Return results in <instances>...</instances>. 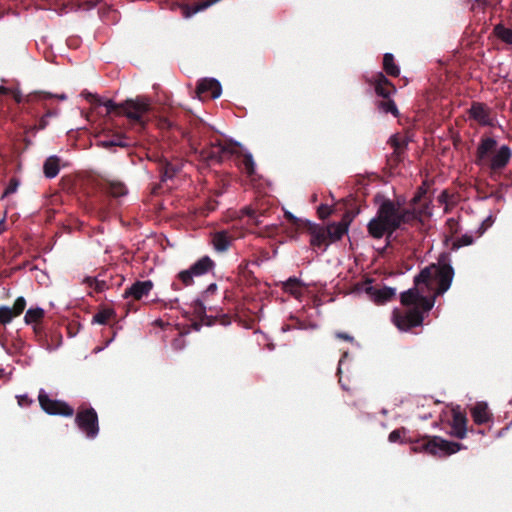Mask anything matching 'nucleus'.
Returning <instances> with one entry per match:
<instances>
[{
	"label": "nucleus",
	"instance_id": "1",
	"mask_svg": "<svg viewBox=\"0 0 512 512\" xmlns=\"http://www.w3.org/2000/svg\"><path fill=\"white\" fill-rule=\"evenodd\" d=\"M453 278L450 255L441 253L437 263L426 266L414 277V287L401 293V304L410 308L393 312L395 326L401 331H408L422 325L424 313L433 308L437 296L448 291Z\"/></svg>",
	"mask_w": 512,
	"mask_h": 512
},
{
	"label": "nucleus",
	"instance_id": "2",
	"mask_svg": "<svg viewBox=\"0 0 512 512\" xmlns=\"http://www.w3.org/2000/svg\"><path fill=\"white\" fill-rule=\"evenodd\" d=\"M425 213V209L416 211L415 208L403 207L399 201L383 198L375 217L367 224V231L374 239H381L385 235L389 238L403 225L420 221Z\"/></svg>",
	"mask_w": 512,
	"mask_h": 512
},
{
	"label": "nucleus",
	"instance_id": "3",
	"mask_svg": "<svg viewBox=\"0 0 512 512\" xmlns=\"http://www.w3.org/2000/svg\"><path fill=\"white\" fill-rule=\"evenodd\" d=\"M86 99L96 108L104 106L106 115L125 116L131 124L137 125L140 130L145 129L149 121L148 115L152 111L151 102L146 97H136L127 99L123 103L117 104L113 100H103L95 94L88 93Z\"/></svg>",
	"mask_w": 512,
	"mask_h": 512
},
{
	"label": "nucleus",
	"instance_id": "4",
	"mask_svg": "<svg viewBox=\"0 0 512 512\" xmlns=\"http://www.w3.org/2000/svg\"><path fill=\"white\" fill-rule=\"evenodd\" d=\"M207 128L202 126L193 131L189 137L190 147L199 160L210 164L220 163L236 153V148L232 143L220 140L216 136L209 139L204 137Z\"/></svg>",
	"mask_w": 512,
	"mask_h": 512
},
{
	"label": "nucleus",
	"instance_id": "5",
	"mask_svg": "<svg viewBox=\"0 0 512 512\" xmlns=\"http://www.w3.org/2000/svg\"><path fill=\"white\" fill-rule=\"evenodd\" d=\"M497 144L496 139L492 137H482L475 153V164L487 167L493 177L501 173L512 157L508 145H502L497 149Z\"/></svg>",
	"mask_w": 512,
	"mask_h": 512
},
{
	"label": "nucleus",
	"instance_id": "6",
	"mask_svg": "<svg viewBox=\"0 0 512 512\" xmlns=\"http://www.w3.org/2000/svg\"><path fill=\"white\" fill-rule=\"evenodd\" d=\"M462 449V444L458 442L447 441L439 436L427 437L419 441L413 450L424 451L433 456H448Z\"/></svg>",
	"mask_w": 512,
	"mask_h": 512
},
{
	"label": "nucleus",
	"instance_id": "7",
	"mask_svg": "<svg viewBox=\"0 0 512 512\" xmlns=\"http://www.w3.org/2000/svg\"><path fill=\"white\" fill-rule=\"evenodd\" d=\"M75 423L89 439L99 434L98 414L92 407H80L75 415Z\"/></svg>",
	"mask_w": 512,
	"mask_h": 512
},
{
	"label": "nucleus",
	"instance_id": "8",
	"mask_svg": "<svg viewBox=\"0 0 512 512\" xmlns=\"http://www.w3.org/2000/svg\"><path fill=\"white\" fill-rule=\"evenodd\" d=\"M214 267V261L209 256H203L192 264L189 269L180 271L177 278L184 286H189L193 284V277L205 275Z\"/></svg>",
	"mask_w": 512,
	"mask_h": 512
},
{
	"label": "nucleus",
	"instance_id": "9",
	"mask_svg": "<svg viewBox=\"0 0 512 512\" xmlns=\"http://www.w3.org/2000/svg\"><path fill=\"white\" fill-rule=\"evenodd\" d=\"M38 401L42 410L49 415L71 417L74 414V409L68 403L62 400L51 399L44 390H40Z\"/></svg>",
	"mask_w": 512,
	"mask_h": 512
},
{
	"label": "nucleus",
	"instance_id": "10",
	"mask_svg": "<svg viewBox=\"0 0 512 512\" xmlns=\"http://www.w3.org/2000/svg\"><path fill=\"white\" fill-rule=\"evenodd\" d=\"M303 230L310 235V245L313 248L325 251L329 245V238L324 226L311 221L303 222Z\"/></svg>",
	"mask_w": 512,
	"mask_h": 512
},
{
	"label": "nucleus",
	"instance_id": "11",
	"mask_svg": "<svg viewBox=\"0 0 512 512\" xmlns=\"http://www.w3.org/2000/svg\"><path fill=\"white\" fill-rule=\"evenodd\" d=\"M217 289V285L215 283H211L201 296L193 302L192 313L195 317H200L201 319L207 318L206 311L214 310L210 305L209 298L216 294Z\"/></svg>",
	"mask_w": 512,
	"mask_h": 512
},
{
	"label": "nucleus",
	"instance_id": "12",
	"mask_svg": "<svg viewBox=\"0 0 512 512\" xmlns=\"http://www.w3.org/2000/svg\"><path fill=\"white\" fill-rule=\"evenodd\" d=\"M468 419L466 414L460 410V407L452 409V421L450 434L458 439H464L467 434Z\"/></svg>",
	"mask_w": 512,
	"mask_h": 512
},
{
	"label": "nucleus",
	"instance_id": "13",
	"mask_svg": "<svg viewBox=\"0 0 512 512\" xmlns=\"http://www.w3.org/2000/svg\"><path fill=\"white\" fill-rule=\"evenodd\" d=\"M369 82L374 86L376 94L380 97L389 98L396 92L395 86L382 72L374 74Z\"/></svg>",
	"mask_w": 512,
	"mask_h": 512
},
{
	"label": "nucleus",
	"instance_id": "14",
	"mask_svg": "<svg viewBox=\"0 0 512 512\" xmlns=\"http://www.w3.org/2000/svg\"><path fill=\"white\" fill-rule=\"evenodd\" d=\"M99 186L102 192L114 198L123 197L128 194L126 184L117 179L102 178Z\"/></svg>",
	"mask_w": 512,
	"mask_h": 512
},
{
	"label": "nucleus",
	"instance_id": "15",
	"mask_svg": "<svg viewBox=\"0 0 512 512\" xmlns=\"http://www.w3.org/2000/svg\"><path fill=\"white\" fill-rule=\"evenodd\" d=\"M469 117L479 125L489 126L492 124L490 108L481 102H473L468 110Z\"/></svg>",
	"mask_w": 512,
	"mask_h": 512
},
{
	"label": "nucleus",
	"instance_id": "16",
	"mask_svg": "<svg viewBox=\"0 0 512 512\" xmlns=\"http://www.w3.org/2000/svg\"><path fill=\"white\" fill-rule=\"evenodd\" d=\"M221 92V85L216 79H203L199 81L196 87V93L200 98L210 97L215 99L221 95Z\"/></svg>",
	"mask_w": 512,
	"mask_h": 512
},
{
	"label": "nucleus",
	"instance_id": "17",
	"mask_svg": "<svg viewBox=\"0 0 512 512\" xmlns=\"http://www.w3.org/2000/svg\"><path fill=\"white\" fill-rule=\"evenodd\" d=\"M153 288V283L151 280L145 281H136L129 288H126L124 291V297H131L134 300H140L143 296L149 294V292Z\"/></svg>",
	"mask_w": 512,
	"mask_h": 512
},
{
	"label": "nucleus",
	"instance_id": "18",
	"mask_svg": "<svg viewBox=\"0 0 512 512\" xmlns=\"http://www.w3.org/2000/svg\"><path fill=\"white\" fill-rule=\"evenodd\" d=\"M366 293L376 304H384L395 297L396 290L386 286L383 288L368 286L366 288Z\"/></svg>",
	"mask_w": 512,
	"mask_h": 512
},
{
	"label": "nucleus",
	"instance_id": "19",
	"mask_svg": "<svg viewBox=\"0 0 512 512\" xmlns=\"http://www.w3.org/2000/svg\"><path fill=\"white\" fill-rule=\"evenodd\" d=\"M471 417L475 424L482 425L493 420V414L490 412L486 402H477L471 409Z\"/></svg>",
	"mask_w": 512,
	"mask_h": 512
},
{
	"label": "nucleus",
	"instance_id": "20",
	"mask_svg": "<svg viewBox=\"0 0 512 512\" xmlns=\"http://www.w3.org/2000/svg\"><path fill=\"white\" fill-rule=\"evenodd\" d=\"M98 145L105 149H111L113 147L126 148L130 146V139L122 133H116L100 140Z\"/></svg>",
	"mask_w": 512,
	"mask_h": 512
},
{
	"label": "nucleus",
	"instance_id": "21",
	"mask_svg": "<svg viewBox=\"0 0 512 512\" xmlns=\"http://www.w3.org/2000/svg\"><path fill=\"white\" fill-rule=\"evenodd\" d=\"M10 93L12 94V97L15 100V102L18 104L22 102L32 103L34 101L44 100L53 97L52 94L42 91H35L27 94L26 96H23V94L19 90H11Z\"/></svg>",
	"mask_w": 512,
	"mask_h": 512
},
{
	"label": "nucleus",
	"instance_id": "22",
	"mask_svg": "<svg viewBox=\"0 0 512 512\" xmlns=\"http://www.w3.org/2000/svg\"><path fill=\"white\" fill-rule=\"evenodd\" d=\"M237 165L247 176L251 177L255 174V162L251 154L239 153L237 155Z\"/></svg>",
	"mask_w": 512,
	"mask_h": 512
},
{
	"label": "nucleus",
	"instance_id": "23",
	"mask_svg": "<svg viewBox=\"0 0 512 512\" xmlns=\"http://www.w3.org/2000/svg\"><path fill=\"white\" fill-rule=\"evenodd\" d=\"M231 237L229 236L228 232L226 231H220L216 232L212 237V244L216 251L218 252H225L228 250L230 244H231Z\"/></svg>",
	"mask_w": 512,
	"mask_h": 512
},
{
	"label": "nucleus",
	"instance_id": "24",
	"mask_svg": "<svg viewBox=\"0 0 512 512\" xmlns=\"http://www.w3.org/2000/svg\"><path fill=\"white\" fill-rule=\"evenodd\" d=\"M60 159L57 156L48 157L43 165V173L46 178L56 177L60 171Z\"/></svg>",
	"mask_w": 512,
	"mask_h": 512
},
{
	"label": "nucleus",
	"instance_id": "25",
	"mask_svg": "<svg viewBox=\"0 0 512 512\" xmlns=\"http://www.w3.org/2000/svg\"><path fill=\"white\" fill-rule=\"evenodd\" d=\"M269 208H261L258 204L255 206H246L242 209V213L248 216L256 225L262 223L261 217L265 216Z\"/></svg>",
	"mask_w": 512,
	"mask_h": 512
},
{
	"label": "nucleus",
	"instance_id": "26",
	"mask_svg": "<svg viewBox=\"0 0 512 512\" xmlns=\"http://www.w3.org/2000/svg\"><path fill=\"white\" fill-rule=\"evenodd\" d=\"M426 195V189L423 187H419L416 194L413 196V198L410 201V206L408 208H415L416 211L425 209L426 213L422 214L423 216L429 215L430 212L428 211L429 205L427 202L422 203L423 198Z\"/></svg>",
	"mask_w": 512,
	"mask_h": 512
},
{
	"label": "nucleus",
	"instance_id": "27",
	"mask_svg": "<svg viewBox=\"0 0 512 512\" xmlns=\"http://www.w3.org/2000/svg\"><path fill=\"white\" fill-rule=\"evenodd\" d=\"M329 238V242L333 243L342 239V237L348 233L345 230L344 226H341L339 223L332 222L327 226H324Z\"/></svg>",
	"mask_w": 512,
	"mask_h": 512
},
{
	"label": "nucleus",
	"instance_id": "28",
	"mask_svg": "<svg viewBox=\"0 0 512 512\" xmlns=\"http://www.w3.org/2000/svg\"><path fill=\"white\" fill-rule=\"evenodd\" d=\"M383 69L389 76L398 77L400 75V68L395 63L394 56L391 53L384 54Z\"/></svg>",
	"mask_w": 512,
	"mask_h": 512
},
{
	"label": "nucleus",
	"instance_id": "29",
	"mask_svg": "<svg viewBox=\"0 0 512 512\" xmlns=\"http://www.w3.org/2000/svg\"><path fill=\"white\" fill-rule=\"evenodd\" d=\"M493 32L502 42L512 45V29L505 27L503 24H497Z\"/></svg>",
	"mask_w": 512,
	"mask_h": 512
},
{
	"label": "nucleus",
	"instance_id": "30",
	"mask_svg": "<svg viewBox=\"0 0 512 512\" xmlns=\"http://www.w3.org/2000/svg\"><path fill=\"white\" fill-rule=\"evenodd\" d=\"M388 144L393 148V151L405 154L408 146V139L400 137L398 134H394L389 138Z\"/></svg>",
	"mask_w": 512,
	"mask_h": 512
},
{
	"label": "nucleus",
	"instance_id": "31",
	"mask_svg": "<svg viewBox=\"0 0 512 512\" xmlns=\"http://www.w3.org/2000/svg\"><path fill=\"white\" fill-rule=\"evenodd\" d=\"M301 281L296 277H290L283 283V290L293 296L301 294Z\"/></svg>",
	"mask_w": 512,
	"mask_h": 512
},
{
	"label": "nucleus",
	"instance_id": "32",
	"mask_svg": "<svg viewBox=\"0 0 512 512\" xmlns=\"http://www.w3.org/2000/svg\"><path fill=\"white\" fill-rule=\"evenodd\" d=\"M116 317V313L114 309L111 308H103L99 310L94 316H93V323L97 324H107L108 321L112 318Z\"/></svg>",
	"mask_w": 512,
	"mask_h": 512
},
{
	"label": "nucleus",
	"instance_id": "33",
	"mask_svg": "<svg viewBox=\"0 0 512 512\" xmlns=\"http://www.w3.org/2000/svg\"><path fill=\"white\" fill-rule=\"evenodd\" d=\"M45 312L42 308H30L27 310L24 321L26 324L38 323L44 318Z\"/></svg>",
	"mask_w": 512,
	"mask_h": 512
},
{
	"label": "nucleus",
	"instance_id": "34",
	"mask_svg": "<svg viewBox=\"0 0 512 512\" xmlns=\"http://www.w3.org/2000/svg\"><path fill=\"white\" fill-rule=\"evenodd\" d=\"M378 108L384 113H391L393 116L398 117L399 111L395 102L389 98L378 102Z\"/></svg>",
	"mask_w": 512,
	"mask_h": 512
},
{
	"label": "nucleus",
	"instance_id": "35",
	"mask_svg": "<svg viewBox=\"0 0 512 512\" xmlns=\"http://www.w3.org/2000/svg\"><path fill=\"white\" fill-rule=\"evenodd\" d=\"M474 238L472 235L464 234L461 237L455 238L451 243V250L455 251L463 246H469L473 244Z\"/></svg>",
	"mask_w": 512,
	"mask_h": 512
},
{
	"label": "nucleus",
	"instance_id": "36",
	"mask_svg": "<svg viewBox=\"0 0 512 512\" xmlns=\"http://www.w3.org/2000/svg\"><path fill=\"white\" fill-rule=\"evenodd\" d=\"M160 165H161V170H162V174H163L162 180H165L167 178H172L178 170L175 165L171 164L167 160H161Z\"/></svg>",
	"mask_w": 512,
	"mask_h": 512
},
{
	"label": "nucleus",
	"instance_id": "37",
	"mask_svg": "<svg viewBox=\"0 0 512 512\" xmlns=\"http://www.w3.org/2000/svg\"><path fill=\"white\" fill-rule=\"evenodd\" d=\"M17 317L14 315L13 309L8 306H1L0 307V323L1 324H8L12 321L13 318Z\"/></svg>",
	"mask_w": 512,
	"mask_h": 512
},
{
	"label": "nucleus",
	"instance_id": "38",
	"mask_svg": "<svg viewBox=\"0 0 512 512\" xmlns=\"http://www.w3.org/2000/svg\"><path fill=\"white\" fill-rule=\"evenodd\" d=\"M53 116H56V112L51 111V110L47 111V113L39 119L37 125L30 127V131L35 133L38 130L45 129L48 126V117H53Z\"/></svg>",
	"mask_w": 512,
	"mask_h": 512
},
{
	"label": "nucleus",
	"instance_id": "39",
	"mask_svg": "<svg viewBox=\"0 0 512 512\" xmlns=\"http://www.w3.org/2000/svg\"><path fill=\"white\" fill-rule=\"evenodd\" d=\"M446 226L449 232V237L453 240L455 235H457L461 230L460 224L455 218H449L446 221Z\"/></svg>",
	"mask_w": 512,
	"mask_h": 512
},
{
	"label": "nucleus",
	"instance_id": "40",
	"mask_svg": "<svg viewBox=\"0 0 512 512\" xmlns=\"http://www.w3.org/2000/svg\"><path fill=\"white\" fill-rule=\"evenodd\" d=\"M199 321H195L192 323V328L195 330V331H199L200 328L203 326V325H207V326H211V325H214L215 324V319L213 318L212 315L208 316L207 315V318H204V319H201L200 317H196Z\"/></svg>",
	"mask_w": 512,
	"mask_h": 512
},
{
	"label": "nucleus",
	"instance_id": "41",
	"mask_svg": "<svg viewBox=\"0 0 512 512\" xmlns=\"http://www.w3.org/2000/svg\"><path fill=\"white\" fill-rule=\"evenodd\" d=\"M404 153L393 151L387 158L388 164L391 167H396L404 159Z\"/></svg>",
	"mask_w": 512,
	"mask_h": 512
},
{
	"label": "nucleus",
	"instance_id": "42",
	"mask_svg": "<svg viewBox=\"0 0 512 512\" xmlns=\"http://www.w3.org/2000/svg\"><path fill=\"white\" fill-rule=\"evenodd\" d=\"M19 184H20V182L17 178H15V177L11 178L9 180L7 187L4 190L2 197H6L10 194L15 193L19 187Z\"/></svg>",
	"mask_w": 512,
	"mask_h": 512
},
{
	"label": "nucleus",
	"instance_id": "43",
	"mask_svg": "<svg viewBox=\"0 0 512 512\" xmlns=\"http://www.w3.org/2000/svg\"><path fill=\"white\" fill-rule=\"evenodd\" d=\"M25 307L26 300L24 297L20 296L15 300L14 305L11 308L13 309L14 315L19 316L20 314L23 313Z\"/></svg>",
	"mask_w": 512,
	"mask_h": 512
},
{
	"label": "nucleus",
	"instance_id": "44",
	"mask_svg": "<svg viewBox=\"0 0 512 512\" xmlns=\"http://www.w3.org/2000/svg\"><path fill=\"white\" fill-rule=\"evenodd\" d=\"M157 126L161 130H171L173 128H176V125L169 118L166 117H159L157 119Z\"/></svg>",
	"mask_w": 512,
	"mask_h": 512
},
{
	"label": "nucleus",
	"instance_id": "45",
	"mask_svg": "<svg viewBox=\"0 0 512 512\" xmlns=\"http://www.w3.org/2000/svg\"><path fill=\"white\" fill-rule=\"evenodd\" d=\"M333 212V209L326 204H321L317 209L318 217L322 220L328 218Z\"/></svg>",
	"mask_w": 512,
	"mask_h": 512
},
{
	"label": "nucleus",
	"instance_id": "46",
	"mask_svg": "<svg viewBox=\"0 0 512 512\" xmlns=\"http://www.w3.org/2000/svg\"><path fill=\"white\" fill-rule=\"evenodd\" d=\"M353 218H354V215L351 211H346L343 216H342V219L340 222H338L341 226H344L345 227V230L348 231V228L351 224V222L353 221Z\"/></svg>",
	"mask_w": 512,
	"mask_h": 512
},
{
	"label": "nucleus",
	"instance_id": "47",
	"mask_svg": "<svg viewBox=\"0 0 512 512\" xmlns=\"http://www.w3.org/2000/svg\"><path fill=\"white\" fill-rule=\"evenodd\" d=\"M285 216L287 219L291 221V223L296 227V229L303 230V222H305L306 220L296 218L289 212H286Z\"/></svg>",
	"mask_w": 512,
	"mask_h": 512
},
{
	"label": "nucleus",
	"instance_id": "48",
	"mask_svg": "<svg viewBox=\"0 0 512 512\" xmlns=\"http://www.w3.org/2000/svg\"><path fill=\"white\" fill-rule=\"evenodd\" d=\"M405 431L404 428L395 429L389 434V441L392 443L398 442L401 439L402 433Z\"/></svg>",
	"mask_w": 512,
	"mask_h": 512
},
{
	"label": "nucleus",
	"instance_id": "49",
	"mask_svg": "<svg viewBox=\"0 0 512 512\" xmlns=\"http://www.w3.org/2000/svg\"><path fill=\"white\" fill-rule=\"evenodd\" d=\"M215 319V323L219 322L221 325L227 326L231 323V317L227 314H222L221 316H213Z\"/></svg>",
	"mask_w": 512,
	"mask_h": 512
},
{
	"label": "nucleus",
	"instance_id": "50",
	"mask_svg": "<svg viewBox=\"0 0 512 512\" xmlns=\"http://www.w3.org/2000/svg\"><path fill=\"white\" fill-rule=\"evenodd\" d=\"M485 7L481 4V1L475 0L474 3L471 5V10L475 13L484 11Z\"/></svg>",
	"mask_w": 512,
	"mask_h": 512
},
{
	"label": "nucleus",
	"instance_id": "51",
	"mask_svg": "<svg viewBox=\"0 0 512 512\" xmlns=\"http://www.w3.org/2000/svg\"><path fill=\"white\" fill-rule=\"evenodd\" d=\"M335 335L337 338L345 340V341L352 342L354 340V338L351 335H349L345 332H337Z\"/></svg>",
	"mask_w": 512,
	"mask_h": 512
},
{
	"label": "nucleus",
	"instance_id": "52",
	"mask_svg": "<svg viewBox=\"0 0 512 512\" xmlns=\"http://www.w3.org/2000/svg\"><path fill=\"white\" fill-rule=\"evenodd\" d=\"M450 194L447 190H444L441 192V194L438 197V200L440 203H447L449 200Z\"/></svg>",
	"mask_w": 512,
	"mask_h": 512
},
{
	"label": "nucleus",
	"instance_id": "53",
	"mask_svg": "<svg viewBox=\"0 0 512 512\" xmlns=\"http://www.w3.org/2000/svg\"><path fill=\"white\" fill-rule=\"evenodd\" d=\"M486 228L484 226V223L481 224V226L477 229L476 231V234H477V238L481 237L483 235V233L485 232Z\"/></svg>",
	"mask_w": 512,
	"mask_h": 512
},
{
	"label": "nucleus",
	"instance_id": "54",
	"mask_svg": "<svg viewBox=\"0 0 512 512\" xmlns=\"http://www.w3.org/2000/svg\"><path fill=\"white\" fill-rule=\"evenodd\" d=\"M30 402L27 396H20L18 397V403L19 405H24V403Z\"/></svg>",
	"mask_w": 512,
	"mask_h": 512
},
{
	"label": "nucleus",
	"instance_id": "55",
	"mask_svg": "<svg viewBox=\"0 0 512 512\" xmlns=\"http://www.w3.org/2000/svg\"><path fill=\"white\" fill-rule=\"evenodd\" d=\"M11 90L5 86H0V95L10 94Z\"/></svg>",
	"mask_w": 512,
	"mask_h": 512
},
{
	"label": "nucleus",
	"instance_id": "56",
	"mask_svg": "<svg viewBox=\"0 0 512 512\" xmlns=\"http://www.w3.org/2000/svg\"><path fill=\"white\" fill-rule=\"evenodd\" d=\"M172 288H173V290H180V289H181V286H180L178 283L173 282V283H172Z\"/></svg>",
	"mask_w": 512,
	"mask_h": 512
},
{
	"label": "nucleus",
	"instance_id": "57",
	"mask_svg": "<svg viewBox=\"0 0 512 512\" xmlns=\"http://www.w3.org/2000/svg\"><path fill=\"white\" fill-rule=\"evenodd\" d=\"M34 331H35V333H39L40 332V328L37 325H35L34 326Z\"/></svg>",
	"mask_w": 512,
	"mask_h": 512
},
{
	"label": "nucleus",
	"instance_id": "58",
	"mask_svg": "<svg viewBox=\"0 0 512 512\" xmlns=\"http://www.w3.org/2000/svg\"><path fill=\"white\" fill-rule=\"evenodd\" d=\"M58 98L61 99V100H64V99H66V96L65 95H60V96H58Z\"/></svg>",
	"mask_w": 512,
	"mask_h": 512
},
{
	"label": "nucleus",
	"instance_id": "59",
	"mask_svg": "<svg viewBox=\"0 0 512 512\" xmlns=\"http://www.w3.org/2000/svg\"><path fill=\"white\" fill-rule=\"evenodd\" d=\"M347 355H348V353H347V352H345V353L343 354V357H342V358L346 357Z\"/></svg>",
	"mask_w": 512,
	"mask_h": 512
}]
</instances>
